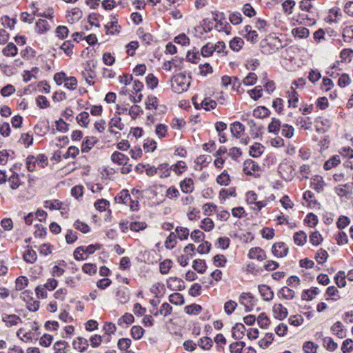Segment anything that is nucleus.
I'll return each mask as SVG.
<instances>
[{"mask_svg":"<svg viewBox=\"0 0 353 353\" xmlns=\"http://www.w3.org/2000/svg\"><path fill=\"white\" fill-rule=\"evenodd\" d=\"M2 321L8 327L19 325L22 323L21 319L15 314H3L2 315Z\"/></svg>","mask_w":353,"mask_h":353,"instance_id":"obj_19","label":"nucleus"},{"mask_svg":"<svg viewBox=\"0 0 353 353\" xmlns=\"http://www.w3.org/2000/svg\"><path fill=\"white\" fill-rule=\"evenodd\" d=\"M197 345L204 350H210L213 345L212 340L208 336H204L199 339Z\"/></svg>","mask_w":353,"mask_h":353,"instance_id":"obj_54","label":"nucleus"},{"mask_svg":"<svg viewBox=\"0 0 353 353\" xmlns=\"http://www.w3.org/2000/svg\"><path fill=\"white\" fill-rule=\"evenodd\" d=\"M167 287L172 291H181L185 289L184 281L178 277H170L167 280Z\"/></svg>","mask_w":353,"mask_h":353,"instance_id":"obj_13","label":"nucleus"},{"mask_svg":"<svg viewBox=\"0 0 353 353\" xmlns=\"http://www.w3.org/2000/svg\"><path fill=\"white\" fill-rule=\"evenodd\" d=\"M168 126L163 123L157 124L155 127V134L159 139L168 136Z\"/></svg>","mask_w":353,"mask_h":353,"instance_id":"obj_55","label":"nucleus"},{"mask_svg":"<svg viewBox=\"0 0 353 353\" xmlns=\"http://www.w3.org/2000/svg\"><path fill=\"white\" fill-rule=\"evenodd\" d=\"M134 321V316L130 313H125L123 316L117 320V324L119 326H123V324L130 325Z\"/></svg>","mask_w":353,"mask_h":353,"instance_id":"obj_58","label":"nucleus"},{"mask_svg":"<svg viewBox=\"0 0 353 353\" xmlns=\"http://www.w3.org/2000/svg\"><path fill=\"white\" fill-rule=\"evenodd\" d=\"M26 166L30 172L41 170L43 168V156L39 155L38 157L33 156L28 157Z\"/></svg>","mask_w":353,"mask_h":353,"instance_id":"obj_7","label":"nucleus"},{"mask_svg":"<svg viewBox=\"0 0 353 353\" xmlns=\"http://www.w3.org/2000/svg\"><path fill=\"white\" fill-rule=\"evenodd\" d=\"M172 170H173L177 175L181 174L187 169L186 163L183 161H179L175 164L170 166Z\"/></svg>","mask_w":353,"mask_h":353,"instance_id":"obj_60","label":"nucleus"},{"mask_svg":"<svg viewBox=\"0 0 353 353\" xmlns=\"http://www.w3.org/2000/svg\"><path fill=\"white\" fill-rule=\"evenodd\" d=\"M281 127V123L280 119L272 117L271 119V122L269 123L268 126V132L272 133L274 134H278Z\"/></svg>","mask_w":353,"mask_h":353,"instance_id":"obj_34","label":"nucleus"},{"mask_svg":"<svg viewBox=\"0 0 353 353\" xmlns=\"http://www.w3.org/2000/svg\"><path fill=\"white\" fill-rule=\"evenodd\" d=\"M334 192L340 198L348 199L353 194V183L339 185L334 188Z\"/></svg>","mask_w":353,"mask_h":353,"instance_id":"obj_8","label":"nucleus"},{"mask_svg":"<svg viewBox=\"0 0 353 353\" xmlns=\"http://www.w3.org/2000/svg\"><path fill=\"white\" fill-rule=\"evenodd\" d=\"M346 277L347 275L345 274V272L343 270L339 271L335 274L334 278V282L339 288H342L346 285Z\"/></svg>","mask_w":353,"mask_h":353,"instance_id":"obj_44","label":"nucleus"},{"mask_svg":"<svg viewBox=\"0 0 353 353\" xmlns=\"http://www.w3.org/2000/svg\"><path fill=\"white\" fill-rule=\"evenodd\" d=\"M320 293V290L316 287H312L310 289L304 290L301 294V299L305 301H312L315 295Z\"/></svg>","mask_w":353,"mask_h":353,"instance_id":"obj_32","label":"nucleus"},{"mask_svg":"<svg viewBox=\"0 0 353 353\" xmlns=\"http://www.w3.org/2000/svg\"><path fill=\"white\" fill-rule=\"evenodd\" d=\"M131 195L127 189H123L115 196L114 200L117 203L128 205L130 201Z\"/></svg>","mask_w":353,"mask_h":353,"instance_id":"obj_29","label":"nucleus"},{"mask_svg":"<svg viewBox=\"0 0 353 353\" xmlns=\"http://www.w3.org/2000/svg\"><path fill=\"white\" fill-rule=\"evenodd\" d=\"M341 161L339 155H334L324 163L323 168L325 170H330L338 166Z\"/></svg>","mask_w":353,"mask_h":353,"instance_id":"obj_31","label":"nucleus"},{"mask_svg":"<svg viewBox=\"0 0 353 353\" xmlns=\"http://www.w3.org/2000/svg\"><path fill=\"white\" fill-rule=\"evenodd\" d=\"M293 240L296 245H303L307 241V234L303 231H299L294 234Z\"/></svg>","mask_w":353,"mask_h":353,"instance_id":"obj_43","label":"nucleus"},{"mask_svg":"<svg viewBox=\"0 0 353 353\" xmlns=\"http://www.w3.org/2000/svg\"><path fill=\"white\" fill-rule=\"evenodd\" d=\"M265 44L262 45V48L264 50L269 54H272L276 52L281 46V41L276 37H273L270 40L266 39L264 41Z\"/></svg>","mask_w":353,"mask_h":353,"instance_id":"obj_12","label":"nucleus"},{"mask_svg":"<svg viewBox=\"0 0 353 353\" xmlns=\"http://www.w3.org/2000/svg\"><path fill=\"white\" fill-rule=\"evenodd\" d=\"M316 336L322 338L323 345L327 350L332 352L337 348L338 344L331 337H323V332H317Z\"/></svg>","mask_w":353,"mask_h":353,"instance_id":"obj_22","label":"nucleus"},{"mask_svg":"<svg viewBox=\"0 0 353 353\" xmlns=\"http://www.w3.org/2000/svg\"><path fill=\"white\" fill-rule=\"evenodd\" d=\"M245 128L239 121H235L230 125V132L233 137L236 139H240L244 134Z\"/></svg>","mask_w":353,"mask_h":353,"instance_id":"obj_20","label":"nucleus"},{"mask_svg":"<svg viewBox=\"0 0 353 353\" xmlns=\"http://www.w3.org/2000/svg\"><path fill=\"white\" fill-rule=\"evenodd\" d=\"M184 310L188 314L197 315L201 312L202 307L199 304L192 303L185 306Z\"/></svg>","mask_w":353,"mask_h":353,"instance_id":"obj_57","label":"nucleus"},{"mask_svg":"<svg viewBox=\"0 0 353 353\" xmlns=\"http://www.w3.org/2000/svg\"><path fill=\"white\" fill-rule=\"evenodd\" d=\"M270 110L265 106H259L254 109L253 116L256 118H265L270 115Z\"/></svg>","mask_w":353,"mask_h":353,"instance_id":"obj_40","label":"nucleus"},{"mask_svg":"<svg viewBox=\"0 0 353 353\" xmlns=\"http://www.w3.org/2000/svg\"><path fill=\"white\" fill-rule=\"evenodd\" d=\"M111 160L114 163L119 165H125L128 163L129 158L124 154L115 151L111 155Z\"/></svg>","mask_w":353,"mask_h":353,"instance_id":"obj_27","label":"nucleus"},{"mask_svg":"<svg viewBox=\"0 0 353 353\" xmlns=\"http://www.w3.org/2000/svg\"><path fill=\"white\" fill-rule=\"evenodd\" d=\"M69 143V138L67 136L56 137L50 142V145H56L59 148H63Z\"/></svg>","mask_w":353,"mask_h":353,"instance_id":"obj_47","label":"nucleus"},{"mask_svg":"<svg viewBox=\"0 0 353 353\" xmlns=\"http://www.w3.org/2000/svg\"><path fill=\"white\" fill-rule=\"evenodd\" d=\"M260 165L252 159H247L243 163V172L246 175L259 176Z\"/></svg>","mask_w":353,"mask_h":353,"instance_id":"obj_5","label":"nucleus"},{"mask_svg":"<svg viewBox=\"0 0 353 353\" xmlns=\"http://www.w3.org/2000/svg\"><path fill=\"white\" fill-rule=\"evenodd\" d=\"M245 327L241 323H236L232 328V336L236 340L241 339L245 332Z\"/></svg>","mask_w":353,"mask_h":353,"instance_id":"obj_24","label":"nucleus"},{"mask_svg":"<svg viewBox=\"0 0 353 353\" xmlns=\"http://www.w3.org/2000/svg\"><path fill=\"white\" fill-rule=\"evenodd\" d=\"M176 234L171 232L165 241V247L168 250L173 249L176 245Z\"/></svg>","mask_w":353,"mask_h":353,"instance_id":"obj_61","label":"nucleus"},{"mask_svg":"<svg viewBox=\"0 0 353 353\" xmlns=\"http://www.w3.org/2000/svg\"><path fill=\"white\" fill-rule=\"evenodd\" d=\"M256 321L259 326L262 329H267L271 323L270 318L265 312L261 313L258 316Z\"/></svg>","mask_w":353,"mask_h":353,"instance_id":"obj_45","label":"nucleus"},{"mask_svg":"<svg viewBox=\"0 0 353 353\" xmlns=\"http://www.w3.org/2000/svg\"><path fill=\"white\" fill-rule=\"evenodd\" d=\"M192 102L196 110L203 109L205 111H210L216 108L217 103L210 97L201 99L198 94L192 97Z\"/></svg>","mask_w":353,"mask_h":353,"instance_id":"obj_3","label":"nucleus"},{"mask_svg":"<svg viewBox=\"0 0 353 353\" xmlns=\"http://www.w3.org/2000/svg\"><path fill=\"white\" fill-rule=\"evenodd\" d=\"M241 34L251 43H256L258 41L259 35L256 30H252L250 25H246L241 30Z\"/></svg>","mask_w":353,"mask_h":353,"instance_id":"obj_11","label":"nucleus"},{"mask_svg":"<svg viewBox=\"0 0 353 353\" xmlns=\"http://www.w3.org/2000/svg\"><path fill=\"white\" fill-rule=\"evenodd\" d=\"M77 123L83 127L87 128L90 123V115L87 112H81L76 117Z\"/></svg>","mask_w":353,"mask_h":353,"instance_id":"obj_36","label":"nucleus"},{"mask_svg":"<svg viewBox=\"0 0 353 353\" xmlns=\"http://www.w3.org/2000/svg\"><path fill=\"white\" fill-rule=\"evenodd\" d=\"M292 33L295 37H299V38L303 39V38H307L309 36L310 30L308 28H307L305 27L301 26V27L294 28L292 30Z\"/></svg>","mask_w":353,"mask_h":353,"instance_id":"obj_52","label":"nucleus"},{"mask_svg":"<svg viewBox=\"0 0 353 353\" xmlns=\"http://www.w3.org/2000/svg\"><path fill=\"white\" fill-rule=\"evenodd\" d=\"M174 233L176 234V238L181 241H183L188 239L190 235V230L185 227L177 226L175 228Z\"/></svg>","mask_w":353,"mask_h":353,"instance_id":"obj_46","label":"nucleus"},{"mask_svg":"<svg viewBox=\"0 0 353 353\" xmlns=\"http://www.w3.org/2000/svg\"><path fill=\"white\" fill-rule=\"evenodd\" d=\"M343 38L345 42L353 41V26H347L343 28Z\"/></svg>","mask_w":353,"mask_h":353,"instance_id":"obj_64","label":"nucleus"},{"mask_svg":"<svg viewBox=\"0 0 353 353\" xmlns=\"http://www.w3.org/2000/svg\"><path fill=\"white\" fill-rule=\"evenodd\" d=\"M264 151V146L260 143H254L250 148L249 154L254 158H258L261 156Z\"/></svg>","mask_w":353,"mask_h":353,"instance_id":"obj_33","label":"nucleus"},{"mask_svg":"<svg viewBox=\"0 0 353 353\" xmlns=\"http://www.w3.org/2000/svg\"><path fill=\"white\" fill-rule=\"evenodd\" d=\"M172 168L168 163L159 164L157 167L158 174L160 178H167L170 176Z\"/></svg>","mask_w":353,"mask_h":353,"instance_id":"obj_37","label":"nucleus"},{"mask_svg":"<svg viewBox=\"0 0 353 353\" xmlns=\"http://www.w3.org/2000/svg\"><path fill=\"white\" fill-rule=\"evenodd\" d=\"M316 123V130L318 132H325L332 126L331 121L323 117H319L315 120Z\"/></svg>","mask_w":353,"mask_h":353,"instance_id":"obj_15","label":"nucleus"},{"mask_svg":"<svg viewBox=\"0 0 353 353\" xmlns=\"http://www.w3.org/2000/svg\"><path fill=\"white\" fill-rule=\"evenodd\" d=\"M145 332V330L140 325H133L130 330V335L134 340H140Z\"/></svg>","mask_w":353,"mask_h":353,"instance_id":"obj_42","label":"nucleus"},{"mask_svg":"<svg viewBox=\"0 0 353 353\" xmlns=\"http://www.w3.org/2000/svg\"><path fill=\"white\" fill-rule=\"evenodd\" d=\"M244 45V41L242 38L236 37L233 38L229 43L230 49L234 52L240 51Z\"/></svg>","mask_w":353,"mask_h":353,"instance_id":"obj_39","label":"nucleus"},{"mask_svg":"<svg viewBox=\"0 0 353 353\" xmlns=\"http://www.w3.org/2000/svg\"><path fill=\"white\" fill-rule=\"evenodd\" d=\"M99 142V139L94 136H86L83 139L81 144L82 153H88Z\"/></svg>","mask_w":353,"mask_h":353,"instance_id":"obj_9","label":"nucleus"},{"mask_svg":"<svg viewBox=\"0 0 353 353\" xmlns=\"http://www.w3.org/2000/svg\"><path fill=\"white\" fill-rule=\"evenodd\" d=\"M331 332L339 339L346 336V330L341 321H336L331 326Z\"/></svg>","mask_w":353,"mask_h":353,"instance_id":"obj_25","label":"nucleus"},{"mask_svg":"<svg viewBox=\"0 0 353 353\" xmlns=\"http://www.w3.org/2000/svg\"><path fill=\"white\" fill-rule=\"evenodd\" d=\"M302 348L305 353H316L319 345L312 341H305Z\"/></svg>","mask_w":353,"mask_h":353,"instance_id":"obj_62","label":"nucleus"},{"mask_svg":"<svg viewBox=\"0 0 353 353\" xmlns=\"http://www.w3.org/2000/svg\"><path fill=\"white\" fill-rule=\"evenodd\" d=\"M111 21L105 26L106 33L110 34H118L120 32L121 26L118 25V19L116 15L110 16Z\"/></svg>","mask_w":353,"mask_h":353,"instance_id":"obj_16","label":"nucleus"},{"mask_svg":"<svg viewBox=\"0 0 353 353\" xmlns=\"http://www.w3.org/2000/svg\"><path fill=\"white\" fill-rule=\"evenodd\" d=\"M137 34L145 45L148 46L151 44L153 41V36L149 32H145L143 28H139L138 29Z\"/></svg>","mask_w":353,"mask_h":353,"instance_id":"obj_41","label":"nucleus"},{"mask_svg":"<svg viewBox=\"0 0 353 353\" xmlns=\"http://www.w3.org/2000/svg\"><path fill=\"white\" fill-rule=\"evenodd\" d=\"M180 188L183 193H192L194 190V181L191 178H185L179 183Z\"/></svg>","mask_w":353,"mask_h":353,"instance_id":"obj_28","label":"nucleus"},{"mask_svg":"<svg viewBox=\"0 0 353 353\" xmlns=\"http://www.w3.org/2000/svg\"><path fill=\"white\" fill-rule=\"evenodd\" d=\"M33 8H32V11L30 13L29 12H23L21 15V19L22 21L31 23L36 16V13L37 12V8L35 7V4L32 5Z\"/></svg>","mask_w":353,"mask_h":353,"instance_id":"obj_48","label":"nucleus"},{"mask_svg":"<svg viewBox=\"0 0 353 353\" xmlns=\"http://www.w3.org/2000/svg\"><path fill=\"white\" fill-rule=\"evenodd\" d=\"M8 182L12 190L17 189L21 185L19 174L11 170L9 171Z\"/></svg>","mask_w":353,"mask_h":353,"instance_id":"obj_26","label":"nucleus"},{"mask_svg":"<svg viewBox=\"0 0 353 353\" xmlns=\"http://www.w3.org/2000/svg\"><path fill=\"white\" fill-rule=\"evenodd\" d=\"M231 196H236V188L234 187H231L228 189L222 188L219 192V199L221 203Z\"/></svg>","mask_w":353,"mask_h":353,"instance_id":"obj_30","label":"nucleus"},{"mask_svg":"<svg viewBox=\"0 0 353 353\" xmlns=\"http://www.w3.org/2000/svg\"><path fill=\"white\" fill-rule=\"evenodd\" d=\"M145 104L147 110H157L159 105V99L155 96L150 95L147 97Z\"/></svg>","mask_w":353,"mask_h":353,"instance_id":"obj_49","label":"nucleus"},{"mask_svg":"<svg viewBox=\"0 0 353 353\" xmlns=\"http://www.w3.org/2000/svg\"><path fill=\"white\" fill-rule=\"evenodd\" d=\"M200 228L205 232H210L214 228V221L210 218H204L201 221Z\"/></svg>","mask_w":353,"mask_h":353,"instance_id":"obj_63","label":"nucleus"},{"mask_svg":"<svg viewBox=\"0 0 353 353\" xmlns=\"http://www.w3.org/2000/svg\"><path fill=\"white\" fill-rule=\"evenodd\" d=\"M256 300L250 292H242L239 296L240 304L245 306V312H250L256 305Z\"/></svg>","mask_w":353,"mask_h":353,"instance_id":"obj_4","label":"nucleus"},{"mask_svg":"<svg viewBox=\"0 0 353 353\" xmlns=\"http://www.w3.org/2000/svg\"><path fill=\"white\" fill-rule=\"evenodd\" d=\"M295 292L288 287H283L279 292L278 296L283 299L291 300L294 297Z\"/></svg>","mask_w":353,"mask_h":353,"instance_id":"obj_38","label":"nucleus"},{"mask_svg":"<svg viewBox=\"0 0 353 353\" xmlns=\"http://www.w3.org/2000/svg\"><path fill=\"white\" fill-rule=\"evenodd\" d=\"M170 81L172 91L177 94L187 91L190 85V78L183 73L174 75Z\"/></svg>","mask_w":353,"mask_h":353,"instance_id":"obj_2","label":"nucleus"},{"mask_svg":"<svg viewBox=\"0 0 353 353\" xmlns=\"http://www.w3.org/2000/svg\"><path fill=\"white\" fill-rule=\"evenodd\" d=\"M193 269L198 273L203 274L207 269L205 261L203 259H195L192 264Z\"/></svg>","mask_w":353,"mask_h":353,"instance_id":"obj_50","label":"nucleus"},{"mask_svg":"<svg viewBox=\"0 0 353 353\" xmlns=\"http://www.w3.org/2000/svg\"><path fill=\"white\" fill-rule=\"evenodd\" d=\"M272 108L278 114H283L285 110V102L281 98L276 97L272 101Z\"/></svg>","mask_w":353,"mask_h":353,"instance_id":"obj_35","label":"nucleus"},{"mask_svg":"<svg viewBox=\"0 0 353 353\" xmlns=\"http://www.w3.org/2000/svg\"><path fill=\"white\" fill-rule=\"evenodd\" d=\"M325 183L321 176H314L310 182V187L317 192H321L324 190Z\"/></svg>","mask_w":353,"mask_h":353,"instance_id":"obj_21","label":"nucleus"},{"mask_svg":"<svg viewBox=\"0 0 353 353\" xmlns=\"http://www.w3.org/2000/svg\"><path fill=\"white\" fill-rule=\"evenodd\" d=\"M271 251L274 256L283 258L288 254L289 248L284 242H276L272 245Z\"/></svg>","mask_w":353,"mask_h":353,"instance_id":"obj_6","label":"nucleus"},{"mask_svg":"<svg viewBox=\"0 0 353 353\" xmlns=\"http://www.w3.org/2000/svg\"><path fill=\"white\" fill-rule=\"evenodd\" d=\"M108 125H110L111 128H116L119 130H123L125 128V125L121 121V118L114 114V117L109 121Z\"/></svg>","mask_w":353,"mask_h":353,"instance_id":"obj_53","label":"nucleus"},{"mask_svg":"<svg viewBox=\"0 0 353 353\" xmlns=\"http://www.w3.org/2000/svg\"><path fill=\"white\" fill-rule=\"evenodd\" d=\"M248 256L250 259H256L259 261H263L267 259L266 252L260 247L250 248Z\"/></svg>","mask_w":353,"mask_h":353,"instance_id":"obj_14","label":"nucleus"},{"mask_svg":"<svg viewBox=\"0 0 353 353\" xmlns=\"http://www.w3.org/2000/svg\"><path fill=\"white\" fill-rule=\"evenodd\" d=\"M285 97L288 99V108H296L298 107L299 101V94L294 86H291L288 90L285 92Z\"/></svg>","mask_w":353,"mask_h":353,"instance_id":"obj_10","label":"nucleus"},{"mask_svg":"<svg viewBox=\"0 0 353 353\" xmlns=\"http://www.w3.org/2000/svg\"><path fill=\"white\" fill-rule=\"evenodd\" d=\"M145 83L148 88L154 90L158 86L159 79L152 73H150L145 77Z\"/></svg>","mask_w":353,"mask_h":353,"instance_id":"obj_59","label":"nucleus"},{"mask_svg":"<svg viewBox=\"0 0 353 353\" xmlns=\"http://www.w3.org/2000/svg\"><path fill=\"white\" fill-rule=\"evenodd\" d=\"M281 135L285 138L290 139L294 136V128L292 125L285 123L281 127Z\"/></svg>","mask_w":353,"mask_h":353,"instance_id":"obj_56","label":"nucleus"},{"mask_svg":"<svg viewBox=\"0 0 353 353\" xmlns=\"http://www.w3.org/2000/svg\"><path fill=\"white\" fill-rule=\"evenodd\" d=\"M44 219L43 211L38 210L34 214L30 213L26 218V223L28 225H33L35 228L34 231L36 237H42L44 227L42 221Z\"/></svg>","mask_w":353,"mask_h":353,"instance_id":"obj_1","label":"nucleus"},{"mask_svg":"<svg viewBox=\"0 0 353 353\" xmlns=\"http://www.w3.org/2000/svg\"><path fill=\"white\" fill-rule=\"evenodd\" d=\"M88 340L83 337L79 336L72 342V346L74 350L79 352H84L88 347Z\"/></svg>","mask_w":353,"mask_h":353,"instance_id":"obj_23","label":"nucleus"},{"mask_svg":"<svg viewBox=\"0 0 353 353\" xmlns=\"http://www.w3.org/2000/svg\"><path fill=\"white\" fill-rule=\"evenodd\" d=\"M272 312L274 317L279 320H283L288 315V309L281 303L274 304L272 307Z\"/></svg>","mask_w":353,"mask_h":353,"instance_id":"obj_17","label":"nucleus"},{"mask_svg":"<svg viewBox=\"0 0 353 353\" xmlns=\"http://www.w3.org/2000/svg\"><path fill=\"white\" fill-rule=\"evenodd\" d=\"M258 290L264 301H270L273 299L274 292L269 285L265 284L259 285Z\"/></svg>","mask_w":353,"mask_h":353,"instance_id":"obj_18","label":"nucleus"},{"mask_svg":"<svg viewBox=\"0 0 353 353\" xmlns=\"http://www.w3.org/2000/svg\"><path fill=\"white\" fill-rule=\"evenodd\" d=\"M274 339V335L273 333H267L263 339L259 341V345L261 348L265 349L272 343Z\"/></svg>","mask_w":353,"mask_h":353,"instance_id":"obj_51","label":"nucleus"}]
</instances>
